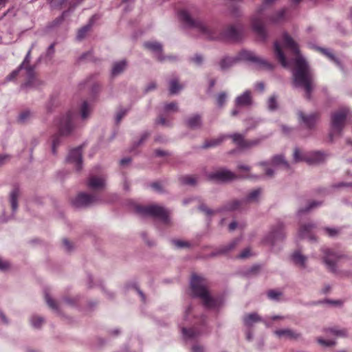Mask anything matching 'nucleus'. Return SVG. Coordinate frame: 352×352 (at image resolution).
Returning a JSON list of instances; mask_svg holds the SVG:
<instances>
[{"mask_svg": "<svg viewBox=\"0 0 352 352\" xmlns=\"http://www.w3.org/2000/svg\"><path fill=\"white\" fill-rule=\"evenodd\" d=\"M94 17L95 16H93L89 19V23L87 25H84L83 27H82L80 29L78 30L77 36H76L77 40L80 41L85 37V36L87 35V32L90 30V29L94 22Z\"/></svg>", "mask_w": 352, "mask_h": 352, "instance_id": "473e14b6", "label": "nucleus"}, {"mask_svg": "<svg viewBox=\"0 0 352 352\" xmlns=\"http://www.w3.org/2000/svg\"><path fill=\"white\" fill-rule=\"evenodd\" d=\"M164 109L166 112L168 111H178V106L177 103L175 102H172L170 103H167L164 104Z\"/></svg>", "mask_w": 352, "mask_h": 352, "instance_id": "864d4df0", "label": "nucleus"}, {"mask_svg": "<svg viewBox=\"0 0 352 352\" xmlns=\"http://www.w3.org/2000/svg\"><path fill=\"white\" fill-rule=\"evenodd\" d=\"M127 66L126 60L115 62L111 69V76H116L122 74Z\"/></svg>", "mask_w": 352, "mask_h": 352, "instance_id": "c756f323", "label": "nucleus"}, {"mask_svg": "<svg viewBox=\"0 0 352 352\" xmlns=\"http://www.w3.org/2000/svg\"><path fill=\"white\" fill-rule=\"evenodd\" d=\"M239 60L253 63L259 69L271 71L274 69V65L267 60L256 56L254 52L246 50H241L235 57L226 56L222 58L219 63L220 67L222 70L227 69Z\"/></svg>", "mask_w": 352, "mask_h": 352, "instance_id": "39448f33", "label": "nucleus"}, {"mask_svg": "<svg viewBox=\"0 0 352 352\" xmlns=\"http://www.w3.org/2000/svg\"><path fill=\"white\" fill-rule=\"evenodd\" d=\"M180 182L184 185L195 186L197 184V178L191 175H184L179 178Z\"/></svg>", "mask_w": 352, "mask_h": 352, "instance_id": "ea45409f", "label": "nucleus"}, {"mask_svg": "<svg viewBox=\"0 0 352 352\" xmlns=\"http://www.w3.org/2000/svg\"><path fill=\"white\" fill-rule=\"evenodd\" d=\"M322 252L323 254L322 261L327 268L330 272L336 273L337 272L338 261L344 258V256L327 248H322Z\"/></svg>", "mask_w": 352, "mask_h": 352, "instance_id": "9d476101", "label": "nucleus"}, {"mask_svg": "<svg viewBox=\"0 0 352 352\" xmlns=\"http://www.w3.org/2000/svg\"><path fill=\"white\" fill-rule=\"evenodd\" d=\"M227 95L225 92H221L217 97V104L219 107L224 106L226 102Z\"/></svg>", "mask_w": 352, "mask_h": 352, "instance_id": "3c124183", "label": "nucleus"}, {"mask_svg": "<svg viewBox=\"0 0 352 352\" xmlns=\"http://www.w3.org/2000/svg\"><path fill=\"white\" fill-rule=\"evenodd\" d=\"M252 102L251 91H245L242 94L237 96L235 99V105L236 107H246L251 105Z\"/></svg>", "mask_w": 352, "mask_h": 352, "instance_id": "a878e982", "label": "nucleus"}, {"mask_svg": "<svg viewBox=\"0 0 352 352\" xmlns=\"http://www.w3.org/2000/svg\"><path fill=\"white\" fill-rule=\"evenodd\" d=\"M328 154L324 151H316L305 153V162L309 165H318L325 162Z\"/></svg>", "mask_w": 352, "mask_h": 352, "instance_id": "2eb2a0df", "label": "nucleus"}, {"mask_svg": "<svg viewBox=\"0 0 352 352\" xmlns=\"http://www.w3.org/2000/svg\"><path fill=\"white\" fill-rule=\"evenodd\" d=\"M327 331L330 332V333H333V335H336L338 336H342V337L346 336V334H347V331L346 329H340L336 327L329 328L327 330Z\"/></svg>", "mask_w": 352, "mask_h": 352, "instance_id": "09e8293b", "label": "nucleus"}, {"mask_svg": "<svg viewBox=\"0 0 352 352\" xmlns=\"http://www.w3.org/2000/svg\"><path fill=\"white\" fill-rule=\"evenodd\" d=\"M310 48L315 49L316 50L321 52L323 55L327 56L331 61L333 62L338 67L342 69V65L340 60L331 52L330 50L316 46L311 43H309Z\"/></svg>", "mask_w": 352, "mask_h": 352, "instance_id": "b1692460", "label": "nucleus"}, {"mask_svg": "<svg viewBox=\"0 0 352 352\" xmlns=\"http://www.w3.org/2000/svg\"><path fill=\"white\" fill-rule=\"evenodd\" d=\"M261 320V318L256 313L249 314L243 318L244 324L247 327H251L254 323Z\"/></svg>", "mask_w": 352, "mask_h": 352, "instance_id": "c9c22d12", "label": "nucleus"}, {"mask_svg": "<svg viewBox=\"0 0 352 352\" xmlns=\"http://www.w3.org/2000/svg\"><path fill=\"white\" fill-rule=\"evenodd\" d=\"M188 127L195 129L201 127L202 124L201 117L199 114H194L185 120Z\"/></svg>", "mask_w": 352, "mask_h": 352, "instance_id": "cd10ccee", "label": "nucleus"}, {"mask_svg": "<svg viewBox=\"0 0 352 352\" xmlns=\"http://www.w3.org/2000/svg\"><path fill=\"white\" fill-rule=\"evenodd\" d=\"M243 199H234L225 204L221 208H219L217 212L229 211L232 212L239 210L245 207Z\"/></svg>", "mask_w": 352, "mask_h": 352, "instance_id": "5701e85b", "label": "nucleus"}, {"mask_svg": "<svg viewBox=\"0 0 352 352\" xmlns=\"http://www.w3.org/2000/svg\"><path fill=\"white\" fill-rule=\"evenodd\" d=\"M321 205H322L321 201H312L309 202V204L305 208H300L298 210L297 214H298V216L300 217V216L302 215L303 214H305V213L309 212L313 208L320 206Z\"/></svg>", "mask_w": 352, "mask_h": 352, "instance_id": "4c0bfd02", "label": "nucleus"}, {"mask_svg": "<svg viewBox=\"0 0 352 352\" xmlns=\"http://www.w3.org/2000/svg\"><path fill=\"white\" fill-rule=\"evenodd\" d=\"M128 111H129V109H124V108H121L118 111V112L116 114V118H115L116 124H118L121 122L122 119L126 115Z\"/></svg>", "mask_w": 352, "mask_h": 352, "instance_id": "49530a36", "label": "nucleus"}, {"mask_svg": "<svg viewBox=\"0 0 352 352\" xmlns=\"http://www.w3.org/2000/svg\"><path fill=\"white\" fill-rule=\"evenodd\" d=\"M282 40L283 46L296 56L294 68L292 70L293 85L296 88L303 89L305 98L310 100L314 87V76L310 67L300 54L298 44L287 32L283 33Z\"/></svg>", "mask_w": 352, "mask_h": 352, "instance_id": "f257e3e1", "label": "nucleus"}, {"mask_svg": "<svg viewBox=\"0 0 352 352\" xmlns=\"http://www.w3.org/2000/svg\"><path fill=\"white\" fill-rule=\"evenodd\" d=\"M191 352H206V351L203 346L196 344L192 346Z\"/></svg>", "mask_w": 352, "mask_h": 352, "instance_id": "338daca9", "label": "nucleus"}, {"mask_svg": "<svg viewBox=\"0 0 352 352\" xmlns=\"http://www.w3.org/2000/svg\"><path fill=\"white\" fill-rule=\"evenodd\" d=\"M267 297L273 300H278L280 296H282V293L279 291L272 289L267 292Z\"/></svg>", "mask_w": 352, "mask_h": 352, "instance_id": "603ef678", "label": "nucleus"}, {"mask_svg": "<svg viewBox=\"0 0 352 352\" xmlns=\"http://www.w3.org/2000/svg\"><path fill=\"white\" fill-rule=\"evenodd\" d=\"M240 241L236 238L229 242L227 245H222L210 254V257H215L219 255L226 254L234 250Z\"/></svg>", "mask_w": 352, "mask_h": 352, "instance_id": "f3484780", "label": "nucleus"}, {"mask_svg": "<svg viewBox=\"0 0 352 352\" xmlns=\"http://www.w3.org/2000/svg\"><path fill=\"white\" fill-rule=\"evenodd\" d=\"M285 236L284 225L282 222L278 221L264 237L263 243L274 246L277 241L283 240Z\"/></svg>", "mask_w": 352, "mask_h": 352, "instance_id": "9b49d317", "label": "nucleus"}, {"mask_svg": "<svg viewBox=\"0 0 352 352\" xmlns=\"http://www.w3.org/2000/svg\"><path fill=\"white\" fill-rule=\"evenodd\" d=\"M349 109L342 107L333 112L331 115L329 138L333 141L335 136H341L346 123Z\"/></svg>", "mask_w": 352, "mask_h": 352, "instance_id": "423d86ee", "label": "nucleus"}, {"mask_svg": "<svg viewBox=\"0 0 352 352\" xmlns=\"http://www.w3.org/2000/svg\"><path fill=\"white\" fill-rule=\"evenodd\" d=\"M267 108L270 111H274L278 108L277 97L275 95L270 96L267 100Z\"/></svg>", "mask_w": 352, "mask_h": 352, "instance_id": "a18cd8bd", "label": "nucleus"}, {"mask_svg": "<svg viewBox=\"0 0 352 352\" xmlns=\"http://www.w3.org/2000/svg\"><path fill=\"white\" fill-rule=\"evenodd\" d=\"M274 334L279 338H285L288 340H296L301 337V334L291 329H277Z\"/></svg>", "mask_w": 352, "mask_h": 352, "instance_id": "4be33fe9", "label": "nucleus"}, {"mask_svg": "<svg viewBox=\"0 0 352 352\" xmlns=\"http://www.w3.org/2000/svg\"><path fill=\"white\" fill-rule=\"evenodd\" d=\"M261 193V190L260 188L254 189L250 192L247 196L242 199L245 206L252 202H256L258 199V197Z\"/></svg>", "mask_w": 352, "mask_h": 352, "instance_id": "7c9ffc66", "label": "nucleus"}, {"mask_svg": "<svg viewBox=\"0 0 352 352\" xmlns=\"http://www.w3.org/2000/svg\"><path fill=\"white\" fill-rule=\"evenodd\" d=\"M32 47L33 46L30 48L23 62L19 65L20 69L25 70L26 78L25 82L21 85V89L37 87L41 85V81L35 76L36 65H29Z\"/></svg>", "mask_w": 352, "mask_h": 352, "instance_id": "6e6552de", "label": "nucleus"}, {"mask_svg": "<svg viewBox=\"0 0 352 352\" xmlns=\"http://www.w3.org/2000/svg\"><path fill=\"white\" fill-rule=\"evenodd\" d=\"M67 162L72 164L76 171H80L82 168V148L78 146L71 150L67 157Z\"/></svg>", "mask_w": 352, "mask_h": 352, "instance_id": "4468645a", "label": "nucleus"}, {"mask_svg": "<svg viewBox=\"0 0 352 352\" xmlns=\"http://www.w3.org/2000/svg\"><path fill=\"white\" fill-rule=\"evenodd\" d=\"M286 10L280 9V10L276 12L274 14L269 16V21L272 23H279L285 19Z\"/></svg>", "mask_w": 352, "mask_h": 352, "instance_id": "72a5a7b5", "label": "nucleus"}, {"mask_svg": "<svg viewBox=\"0 0 352 352\" xmlns=\"http://www.w3.org/2000/svg\"><path fill=\"white\" fill-rule=\"evenodd\" d=\"M190 285L192 296L200 298L206 309H215L221 306V299L213 298L210 295L208 290V281L203 276L193 274Z\"/></svg>", "mask_w": 352, "mask_h": 352, "instance_id": "20e7f679", "label": "nucleus"}, {"mask_svg": "<svg viewBox=\"0 0 352 352\" xmlns=\"http://www.w3.org/2000/svg\"><path fill=\"white\" fill-rule=\"evenodd\" d=\"M44 322V318L38 316H32L30 318V322L34 328L39 329Z\"/></svg>", "mask_w": 352, "mask_h": 352, "instance_id": "79ce46f5", "label": "nucleus"}, {"mask_svg": "<svg viewBox=\"0 0 352 352\" xmlns=\"http://www.w3.org/2000/svg\"><path fill=\"white\" fill-rule=\"evenodd\" d=\"M190 60L199 66L202 64L204 58L200 54H195L194 57L190 58Z\"/></svg>", "mask_w": 352, "mask_h": 352, "instance_id": "0e129e2a", "label": "nucleus"}, {"mask_svg": "<svg viewBox=\"0 0 352 352\" xmlns=\"http://www.w3.org/2000/svg\"><path fill=\"white\" fill-rule=\"evenodd\" d=\"M105 179L101 177L91 176L87 179V185L92 190H100L105 187Z\"/></svg>", "mask_w": 352, "mask_h": 352, "instance_id": "393cba45", "label": "nucleus"}, {"mask_svg": "<svg viewBox=\"0 0 352 352\" xmlns=\"http://www.w3.org/2000/svg\"><path fill=\"white\" fill-rule=\"evenodd\" d=\"M271 163L274 166L283 165L285 168H289V163L285 160L283 155H276L272 158Z\"/></svg>", "mask_w": 352, "mask_h": 352, "instance_id": "e433bc0d", "label": "nucleus"}, {"mask_svg": "<svg viewBox=\"0 0 352 352\" xmlns=\"http://www.w3.org/2000/svg\"><path fill=\"white\" fill-rule=\"evenodd\" d=\"M318 342L325 346H331L336 344V342L333 340H327L321 338H318Z\"/></svg>", "mask_w": 352, "mask_h": 352, "instance_id": "680f3d73", "label": "nucleus"}, {"mask_svg": "<svg viewBox=\"0 0 352 352\" xmlns=\"http://www.w3.org/2000/svg\"><path fill=\"white\" fill-rule=\"evenodd\" d=\"M135 211L143 217H152L159 219L164 224L168 225L170 223L169 213L166 209L159 205H149L146 206H138Z\"/></svg>", "mask_w": 352, "mask_h": 352, "instance_id": "1a4fd4ad", "label": "nucleus"}, {"mask_svg": "<svg viewBox=\"0 0 352 352\" xmlns=\"http://www.w3.org/2000/svg\"><path fill=\"white\" fill-rule=\"evenodd\" d=\"M32 113L29 109L24 110L18 116L17 121L19 123L24 124L30 119Z\"/></svg>", "mask_w": 352, "mask_h": 352, "instance_id": "a19ab883", "label": "nucleus"}, {"mask_svg": "<svg viewBox=\"0 0 352 352\" xmlns=\"http://www.w3.org/2000/svg\"><path fill=\"white\" fill-rule=\"evenodd\" d=\"M10 267V263L6 261H3L0 258V270L1 271H5L8 270Z\"/></svg>", "mask_w": 352, "mask_h": 352, "instance_id": "774afa93", "label": "nucleus"}, {"mask_svg": "<svg viewBox=\"0 0 352 352\" xmlns=\"http://www.w3.org/2000/svg\"><path fill=\"white\" fill-rule=\"evenodd\" d=\"M261 142L260 139H255L252 140H245V145L243 146V148H251L252 146H255Z\"/></svg>", "mask_w": 352, "mask_h": 352, "instance_id": "bf43d9fd", "label": "nucleus"}, {"mask_svg": "<svg viewBox=\"0 0 352 352\" xmlns=\"http://www.w3.org/2000/svg\"><path fill=\"white\" fill-rule=\"evenodd\" d=\"M149 135H150L149 132H148V131L144 132L141 135L140 139L138 141L134 142V146L138 147L140 145H141L149 137Z\"/></svg>", "mask_w": 352, "mask_h": 352, "instance_id": "13d9d810", "label": "nucleus"}, {"mask_svg": "<svg viewBox=\"0 0 352 352\" xmlns=\"http://www.w3.org/2000/svg\"><path fill=\"white\" fill-rule=\"evenodd\" d=\"M77 115L73 110H69L60 115L54 120V125L58 132L52 136L51 150L53 155L57 154V148L62 142V137L69 136L76 128Z\"/></svg>", "mask_w": 352, "mask_h": 352, "instance_id": "7ed1b4c3", "label": "nucleus"}, {"mask_svg": "<svg viewBox=\"0 0 352 352\" xmlns=\"http://www.w3.org/2000/svg\"><path fill=\"white\" fill-rule=\"evenodd\" d=\"M250 254V250L249 248H245L237 256V258L241 259L246 258L249 257Z\"/></svg>", "mask_w": 352, "mask_h": 352, "instance_id": "69168bd1", "label": "nucleus"}, {"mask_svg": "<svg viewBox=\"0 0 352 352\" xmlns=\"http://www.w3.org/2000/svg\"><path fill=\"white\" fill-rule=\"evenodd\" d=\"M22 69H20V66L19 65L16 69L13 70L8 76H7L6 78V81H12L14 80Z\"/></svg>", "mask_w": 352, "mask_h": 352, "instance_id": "6e6d98bb", "label": "nucleus"}, {"mask_svg": "<svg viewBox=\"0 0 352 352\" xmlns=\"http://www.w3.org/2000/svg\"><path fill=\"white\" fill-rule=\"evenodd\" d=\"M181 329L183 339L186 341L194 340L202 333L201 331L195 328L188 329L184 327H182Z\"/></svg>", "mask_w": 352, "mask_h": 352, "instance_id": "bb28decb", "label": "nucleus"}, {"mask_svg": "<svg viewBox=\"0 0 352 352\" xmlns=\"http://www.w3.org/2000/svg\"><path fill=\"white\" fill-rule=\"evenodd\" d=\"M225 139H226V135H222L219 136L217 138L207 140L205 141L204 144L201 146V148H208L217 146L221 142H223Z\"/></svg>", "mask_w": 352, "mask_h": 352, "instance_id": "2f4dec72", "label": "nucleus"}, {"mask_svg": "<svg viewBox=\"0 0 352 352\" xmlns=\"http://www.w3.org/2000/svg\"><path fill=\"white\" fill-rule=\"evenodd\" d=\"M324 230L327 233V234L331 237H333V236H336L340 232L339 229H336L334 228L326 227L324 228Z\"/></svg>", "mask_w": 352, "mask_h": 352, "instance_id": "052dcab7", "label": "nucleus"}, {"mask_svg": "<svg viewBox=\"0 0 352 352\" xmlns=\"http://www.w3.org/2000/svg\"><path fill=\"white\" fill-rule=\"evenodd\" d=\"M45 298L47 305L54 311H57L58 310L57 303L52 299L48 294H45Z\"/></svg>", "mask_w": 352, "mask_h": 352, "instance_id": "de8ad7c7", "label": "nucleus"}, {"mask_svg": "<svg viewBox=\"0 0 352 352\" xmlns=\"http://www.w3.org/2000/svg\"><path fill=\"white\" fill-rule=\"evenodd\" d=\"M274 54L275 58L283 67L287 68L289 67V63L287 60L285 54L283 51L280 43L278 41H275L274 42Z\"/></svg>", "mask_w": 352, "mask_h": 352, "instance_id": "6ab92c4d", "label": "nucleus"}, {"mask_svg": "<svg viewBox=\"0 0 352 352\" xmlns=\"http://www.w3.org/2000/svg\"><path fill=\"white\" fill-rule=\"evenodd\" d=\"M144 46L155 54V56L158 60L164 61L166 58L169 60H175V58L173 56H164L162 55V45L160 43L157 41H148L144 43Z\"/></svg>", "mask_w": 352, "mask_h": 352, "instance_id": "dca6fc26", "label": "nucleus"}, {"mask_svg": "<svg viewBox=\"0 0 352 352\" xmlns=\"http://www.w3.org/2000/svg\"><path fill=\"white\" fill-rule=\"evenodd\" d=\"M182 87L179 84L177 79H172L169 82V92L171 95L177 94Z\"/></svg>", "mask_w": 352, "mask_h": 352, "instance_id": "58836bf2", "label": "nucleus"}, {"mask_svg": "<svg viewBox=\"0 0 352 352\" xmlns=\"http://www.w3.org/2000/svg\"><path fill=\"white\" fill-rule=\"evenodd\" d=\"M151 188L157 192L163 193L164 192L162 185L160 182H155L151 184Z\"/></svg>", "mask_w": 352, "mask_h": 352, "instance_id": "4d7b16f0", "label": "nucleus"}, {"mask_svg": "<svg viewBox=\"0 0 352 352\" xmlns=\"http://www.w3.org/2000/svg\"><path fill=\"white\" fill-rule=\"evenodd\" d=\"M298 117L300 120L309 129L314 128L317 120L319 118V114L311 113L309 115H305L303 112H298Z\"/></svg>", "mask_w": 352, "mask_h": 352, "instance_id": "412c9836", "label": "nucleus"}, {"mask_svg": "<svg viewBox=\"0 0 352 352\" xmlns=\"http://www.w3.org/2000/svg\"><path fill=\"white\" fill-rule=\"evenodd\" d=\"M178 17L186 28L195 30L201 36L209 40L225 38L232 41H239L243 36L241 28L230 25L223 32H219L216 26L208 25L200 20L192 19L186 10H180L178 12Z\"/></svg>", "mask_w": 352, "mask_h": 352, "instance_id": "f03ea898", "label": "nucleus"}, {"mask_svg": "<svg viewBox=\"0 0 352 352\" xmlns=\"http://www.w3.org/2000/svg\"><path fill=\"white\" fill-rule=\"evenodd\" d=\"M316 227L313 223H309L301 226L298 230V236L300 239H308L309 241H316V237L312 234L311 231Z\"/></svg>", "mask_w": 352, "mask_h": 352, "instance_id": "a211bd4d", "label": "nucleus"}, {"mask_svg": "<svg viewBox=\"0 0 352 352\" xmlns=\"http://www.w3.org/2000/svg\"><path fill=\"white\" fill-rule=\"evenodd\" d=\"M257 124H258L257 122H254V124L249 126L246 129L245 134L235 133L230 134V135H226V138H232L233 142L235 144H236L239 147L243 148V146H244L245 142V134L247 133V132L249 130L255 128Z\"/></svg>", "mask_w": 352, "mask_h": 352, "instance_id": "aec40b11", "label": "nucleus"}, {"mask_svg": "<svg viewBox=\"0 0 352 352\" xmlns=\"http://www.w3.org/2000/svg\"><path fill=\"white\" fill-rule=\"evenodd\" d=\"M261 267L258 265H254L248 270L245 274L248 276L254 275L258 273Z\"/></svg>", "mask_w": 352, "mask_h": 352, "instance_id": "e2e57ef3", "label": "nucleus"}, {"mask_svg": "<svg viewBox=\"0 0 352 352\" xmlns=\"http://www.w3.org/2000/svg\"><path fill=\"white\" fill-rule=\"evenodd\" d=\"M207 177L210 180L217 182H228L237 178L236 174L226 168H220L209 173Z\"/></svg>", "mask_w": 352, "mask_h": 352, "instance_id": "ddd939ff", "label": "nucleus"}, {"mask_svg": "<svg viewBox=\"0 0 352 352\" xmlns=\"http://www.w3.org/2000/svg\"><path fill=\"white\" fill-rule=\"evenodd\" d=\"M305 153H301L298 148H296L294 152V161L295 162H305Z\"/></svg>", "mask_w": 352, "mask_h": 352, "instance_id": "8fccbe9b", "label": "nucleus"}, {"mask_svg": "<svg viewBox=\"0 0 352 352\" xmlns=\"http://www.w3.org/2000/svg\"><path fill=\"white\" fill-rule=\"evenodd\" d=\"M171 242L178 249L189 248L191 247V244L189 242L180 239H173Z\"/></svg>", "mask_w": 352, "mask_h": 352, "instance_id": "c03bdc74", "label": "nucleus"}, {"mask_svg": "<svg viewBox=\"0 0 352 352\" xmlns=\"http://www.w3.org/2000/svg\"><path fill=\"white\" fill-rule=\"evenodd\" d=\"M91 112L90 108L87 101H84L80 107V116L82 120L88 118Z\"/></svg>", "mask_w": 352, "mask_h": 352, "instance_id": "37998d69", "label": "nucleus"}, {"mask_svg": "<svg viewBox=\"0 0 352 352\" xmlns=\"http://www.w3.org/2000/svg\"><path fill=\"white\" fill-rule=\"evenodd\" d=\"M20 195L19 188L14 187L10 194V203L11 205L12 214H14L18 208V199Z\"/></svg>", "mask_w": 352, "mask_h": 352, "instance_id": "c85d7f7f", "label": "nucleus"}, {"mask_svg": "<svg viewBox=\"0 0 352 352\" xmlns=\"http://www.w3.org/2000/svg\"><path fill=\"white\" fill-rule=\"evenodd\" d=\"M99 197L96 194L80 192L72 201V206L76 208H85L99 202Z\"/></svg>", "mask_w": 352, "mask_h": 352, "instance_id": "f8f14e48", "label": "nucleus"}, {"mask_svg": "<svg viewBox=\"0 0 352 352\" xmlns=\"http://www.w3.org/2000/svg\"><path fill=\"white\" fill-rule=\"evenodd\" d=\"M198 209L206 214L208 217H211L212 214L215 213L216 211L208 208L205 204H201Z\"/></svg>", "mask_w": 352, "mask_h": 352, "instance_id": "5fc2aeb1", "label": "nucleus"}, {"mask_svg": "<svg viewBox=\"0 0 352 352\" xmlns=\"http://www.w3.org/2000/svg\"><path fill=\"white\" fill-rule=\"evenodd\" d=\"M275 1L276 0H265L264 3L257 10L256 14L252 16V29L261 41L264 42L267 38V32L263 23V20L266 18V15L264 12L266 10L267 6Z\"/></svg>", "mask_w": 352, "mask_h": 352, "instance_id": "0eeeda50", "label": "nucleus"}, {"mask_svg": "<svg viewBox=\"0 0 352 352\" xmlns=\"http://www.w3.org/2000/svg\"><path fill=\"white\" fill-rule=\"evenodd\" d=\"M292 258L293 262L296 265L300 266L302 268H305V267H306L305 263L307 261V257L305 256L304 255H302V254H300V252H298V251L294 252L292 256Z\"/></svg>", "mask_w": 352, "mask_h": 352, "instance_id": "f704fd0d", "label": "nucleus"}]
</instances>
